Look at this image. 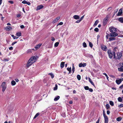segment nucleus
<instances>
[{
  "label": "nucleus",
  "instance_id": "7",
  "mask_svg": "<svg viewBox=\"0 0 123 123\" xmlns=\"http://www.w3.org/2000/svg\"><path fill=\"white\" fill-rule=\"evenodd\" d=\"M101 49L103 50L106 51L107 50V48L106 46L104 45H102L101 46Z\"/></svg>",
  "mask_w": 123,
  "mask_h": 123
},
{
  "label": "nucleus",
  "instance_id": "18",
  "mask_svg": "<svg viewBox=\"0 0 123 123\" xmlns=\"http://www.w3.org/2000/svg\"><path fill=\"white\" fill-rule=\"evenodd\" d=\"M118 20L121 23H123V18H120L118 19Z\"/></svg>",
  "mask_w": 123,
  "mask_h": 123
},
{
  "label": "nucleus",
  "instance_id": "2",
  "mask_svg": "<svg viewBox=\"0 0 123 123\" xmlns=\"http://www.w3.org/2000/svg\"><path fill=\"white\" fill-rule=\"evenodd\" d=\"M0 88H2V92H4L7 88V85L6 84V83L5 82H3L1 84L0 86Z\"/></svg>",
  "mask_w": 123,
  "mask_h": 123
},
{
  "label": "nucleus",
  "instance_id": "20",
  "mask_svg": "<svg viewBox=\"0 0 123 123\" xmlns=\"http://www.w3.org/2000/svg\"><path fill=\"white\" fill-rule=\"evenodd\" d=\"M11 83L12 85L14 86L16 84V82L14 80H12L11 81Z\"/></svg>",
  "mask_w": 123,
  "mask_h": 123
},
{
  "label": "nucleus",
  "instance_id": "64",
  "mask_svg": "<svg viewBox=\"0 0 123 123\" xmlns=\"http://www.w3.org/2000/svg\"><path fill=\"white\" fill-rule=\"evenodd\" d=\"M99 119H98V120L96 122V123H99Z\"/></svg>",
  "mask_w": 123,
  "mask_h": 123
},
{
  "label": "nucleus",
  "instance_id": "41",
  "mask_svg": "<svg viewBox=\"0 0 123 123\" xmlns=\"http://www.w3.org/2000/svg\"><path fill=\"white\" fill-rule=\"evenodd\" d=\"M121 120V118L120 117H118L117 119V121H120Z\"/></svg>",
  "mask_w": 123,
  "mask_h": 123
},
{
  "label": "nucleus",
  "instance_id": "15",
  "mask_svg": "<svg viewBox=\"0 0 123 123\" xmlns=\"http://www.w3.org/2000/svg\"><path fill=\"white\" fill-rule=\"evenodd\" d=\"M64 62H61L60 65V67L62 68L64 67Z\"/></svg>",
  "mask_w": 123,
  "mask_h": 123
},
{
  "label": "nucleus",
  "instance_id": "50",
  "mask_svg": "<svg viewBox=\"0 0 123 123\" xmlns=\"http://www.w3.org/2000/svg\"><path fill=\"white\" fill-rule=\"evenodd\" d=\"M81 21L80 20H77L75 22L77 23H80Z\"/></svg>",
  "mask_w": 123,
  "mask_h": 123
},
{
  "label": "nucleus",
  "instance_id": "21",
  "mask_svg": "<svg viewBox=\"0 0 123 123\" xmlns=\"http://www.w3.org/2000/svg\"><path fill=\"white\" fill-rule=\"evenodd\" d=\"M40 115L39 113H37L33 118V119H35L37 117Z\"/></svg>",
  "mask_w": 123,
  "mask_h": 123
},
{
  "label": "nucleus",
  "instance_id": "12",
  "mask_svg": "<svg viewBox=\"0 0 123 123\" xmlns=\"http://www.w3.org/2000/svg\"><path fill=\"white\" fill-rule=\"evenodd\" d=\"M73 18L77 20L79 19L80 17L78 15H75L73 16Z\"/></svg>",
  "mask_w": 123,
  "mask_h": 123
},
{
  "label": "nucleus",
  "instance_id": "60",
  "mask_svg": "<svg viewBox=\"0 0 123 123\" xmlns=\"http://www.w3.org/2000/svg\"><path fill=\"white\" fill-rule=\"evenodd\" d=\"M119 88L121 89L122 88H123V84L120 86L119 87Z\"/></svg>",
  "mask_w": 123,
  "mask_h": 123
},
{
  "label": "nucleus",
  "instance_id": "10",
  "mask_svg": "<svg viewBox=\"0 0 123 123\" xmlns=\"http://www.w3.org/2000/svg\"><path fill=\"white\" fill-rule=\"evenodd\" d=\"M122 13V9H120L119 10L118 13L117 14L118 16L120 15Z\"/></svg>",
  "mask_w": 123,
  "mask_h": 123
},
{
  "label": "nucleus",
  "instance_id": "27",
  "mask_svg": "<svg viewBox=\"0 0 123 123\" xmlns=\"http://www.w3.org/2000/svg\"><path fill=\"white\" fill-rule=\"evenodd\" d=\"M16 35L18 37H19L21 36V34L20 32H18L17 33Z\"/></svg>",
  "mask_w": 123,
  "mask_h": 123
},
{
  "label": "nucleus",
  "instance_id": "35",
  "mask_svg": "<svg viewBox=\"0 0 123 123\" xmlns=\"http://www.w3.org/2000/svg\"><path fill=\"white\" fill-rule=\"evenodd\" d=\"M103 74L105 75L107 79L108 80H109V77L108 76L107 74L105 73H103Z\"/></svg>",
  "mask_w": 123,
  "mask_h": 123
},
{
  "label": "nucleus",
  "instance_id": "61",
  "mask_svg": "<svg viewBox=\"0 0 123 123\" xmlns=\"http://www.w3.org/2000/svg\"><path fill=\"white\" fill-rule=\"evenodd\" d=\"M56 19L58 20V21L60 19V17H58L56 18Z\"/></svg>",
  "mask_w": 123,
  "mask_h": 123
},
{
  "label": "nucleus",
  "instance_id": "17",
  "mask_svg": "<svg viewBox=\"0 0 123 123\" xmlns=\"http://www.w3.org/2000/svg\"><path fill=\"white\" fill-rule=\"evenodd\" d=\"M88 79L89 82L91 83L92 84L93 86H94V84L93 82L92 81L90 78L89 77L88 78Z\"/></svg>",
  "mask_w": 123,
  "mask_h": 123
},
{
  "label": "nucleus",
  "instance_id": "38",
  "mask_svg": "<svg viewBox=\"0 0 123 123\" xmlns=\"http://www.w3.org/2000/svg\"><path fill=\"white\" fill-rule=\"evenodd\" d=\"M84 88L85 90H89V88L88 86H86Z\"/></svg>",
  "mask_w": 123,
  "mask_h": 123
},
{
  "label": "nucleus",
  "instance_id": "62",
  "mask_svg": "<svg viewBox=\"0 0 123 123\" xmlns=\"http://www.w3.org/2000/svg\"><path fill=\"white\" fill-rule=\"evenodd\" d=\"M116 49H117V48L116 47H115L114 48V50L115 51H116Z\"/></svg>",
  "mask_w": 123,
  "mask_h": 123
},
{
  "label": "nucleus",
  "instance_id": "1",
  "mask_svg": "<svg viewBox=\"0 0 123 123\" xmlns=\"http://www.w3.org/2000/svg\"><path fill=\"white\" fill-rule=\"evenodd\" d=\"M38 58L37 56H34L31 57L28 61L27 64V67H29L36 62L37 60V58Z\"/></svg>",
  "mask_w": 123,
  "mask_h": 123
},
{
  "label": "nucleus",
  "instance_id": "58",
  "mask_svg": "<svg viewBox=\"0 0 123 123\" xmlns=\"http://www.w3.org/2000/svg\"><path fill=\"white\" fill-rule=\"evenodd\" d=\"M86 63H84L83 64V67H85V66H86Z\"/></svg>",
  "mask_w": 123,
  "mask_h": 123
},
{
  "label": "nucleus",
  "instance_id": "26",
  "mask_svg": "<svg viewBox=\"0 0 123 123\" xmlns=\"http://www.w3.org/2000/svg\"><path fill=\"white\" fill-rule=\"evenodd\" d=\"M72 72H73V73L74 71L75 70V68L74 66V64H72Z\"/></svg>",
  "mask_w": 123,
  "mask_h": 123
},
{
  "label": "nucleus",
  "instance_id": "25",
  "mask_svg": "<svg viewBox=\"0 0 123 123\" xmlns=\"http://www.w3.org/2000/svg\"><path fill=\"white\" fill-rule=\"evenodd\" d=\"M118 101L120 102H122V99L121 97H119L118 98Z\"/></svg>",
  "mask_w": 123,
  "mask_h": 123
},
{
  "label": "nucleus",
  "instance_id": "31",
  "mask_svg": "<svg viewBox=\"0 0 123 123\" xmlns=\"http://www.w3.org/2000/svg\"><path fill=\"white\" fill-rule=\"evenodd\" d=\"M67 70L69 71V73H70L71 71V68H67Z\"/></svg>",
  "mask_w": 123,
  "mask_h": 123
},
{
  "label": "nucleus",
  "instance_id": "37",
  "mask_svg": "<svg viewBox=\"0 0 123 123\" xmlns=\"http://www.w3.org/2000/svg\"><path fill=\"white\" fill-rule=\"evenodd\" d=\"M106 107L107 109H108L110 108V105L109 104H107L106 105Z\"/></svg>",
  "mask_w": 123,
  "mask_h": 123
},
{
  "label": "nucleus",
  "instance_id": "11",
  "mask_svg": "<svg viewBox=\"0 0 123 123\" xmlns=\"http://www.w3.org/2000/svg\"><path fill=\"white\" fill-rule=\"evenodd\" d=\"M42 44L41 43L37 45L35 47L36 49H38L41 46Z\"/></svg>",
  "mask_w": 123,
  "mask_h": 123
},
{
  "label": "nucleus",
  "instance_id": "4",
  "mask_svg": "<svg viewBox=\"0 0 123 123\" xmlns=\"http://www.w3.org/2000/svg\"><path fill=\"white\" fill-rule=\"evenodd\" d=\"M110 31L111 32H116L117 31V29L114 27H111L109 28Z\"/></svg>",
  "mask_w": 123,
  "mask_h": 123
},
{
  "label": "nucleus",
  "instance_id": "36",
  "mask_svg": "<svg viewBox=\"0 0 123 123\" xmlns=\"http://www.w3.org/2000/svg\"><path fill=\"white\" fill-rule=\"evenodd\" d=\"M77 78L79 80H80L81 78L80 76V75H78L77 76Z\"/></svg>",
  "mask_w": 123,
  "mask_h": 123
},
{
  "label": "nucleus",
  "instance_id": "52",
  "mask_svg": "<svg viewBox=\"0 0 123 123\" xmlns=\"http://www.w3.org/2000/svg\"><path fill=\"white\" fill-rule=\"evenodd\" d=\"M8 2L9 3H11V4H12L13 3V1H9Z\"/></svg>",
  "mask_w": 123,
  "mask_h": 123
},
{
  "label": "nucleus",
  "instance_id": "29",
  "mask_svg": "<svg viewBox=\"0 0 123 123\" xmlns=\"http://www.w3.org/2000/svg\"><path fill=\"white\" fill-rule=\"evenodd\" d=\"M59 43L58 42H56L54 44V46L55 47H57L59 45Z\"/></svg>",
  "mask_w": 123,
  "mask_h": 123
},
{
  "label": "nucleus",
  "instance_id": "19",
  "mask_svg": "<svg viewBox=\"0 0 123 123\" xmlns=\"http://www.w3.org/2000/svg\"><path fill=\"white\" fill-rule=\"evenodd\" d=\"M98 20H96L95 22V23L94 24L93 26H96L98 23Z\"/></svg>",
  "mask_w": 123,
  "mask_h": 123
},
{
  "label": "nucleus",
  "instance_id": "57",
  "mask_svg": "<svg viewBox=\"0 0 123 123\" xmlns=\"http://www.w3.org/2000/svg\"><path fill=\"white\" fill-rule=\"evenodd\" d=\"M51 40L52 41H54L55 40V39L53 37H51Z\"/></svg>",
  "mask_w": 123,
  "mask_h": 123
},
{
  "label": "nucleus",
  "instance_id": "42",
  "mask_svg": "<svg viewBox=\"0 0 123 123\" xmlns=\"http://www.w3.org/2000/svg\"><path fill=\"white\" fill-rule=\"evenodd\" d=\"M27 2V1H26L24 0L22 2V3L23 4H26Z\"/></svg>",
  "mask_w": 123,
  "mask_h": 123
},
{
  "label": "nucleus",
  "instance_id": "8",
  "mask_svg": "<svg viewBox=\"0 0 123 123\" xmlns=\"http://www.w3.org/2000/svg\"><path fill=\"white\" fill-rule=\"evenodd\" d=\"M105 119V123H108V119L107 117L106 116H104Z\"/></svg>",
  "mask_w": 123,
  "mask_h": 123
},
{
  "label": "nucleus",
  "instance_id": "45",
  "mask_svg": "<svg viewBox=\"0 0 123 123\" xmlns=\"http://www.w3.org/2000/svg\"><path fill=\"white\" fill-rule=\"evenodd\" d=\"M58 20L56 19L55 18V19H54L53 21L54 23H55L57 22L58 21Z\"/></svg>",
  "mask_w": 123,
  "mask_h": 123
},
{
  "label": "nucleus",
  "instance_id": "6",
  "mask_svg": "<svg viewBox=\"0 0 123 123\" xmlns=\"http://www.w3.org/2000/svg\"><path fill=\"white\" fill-rule=\"evenodd\" d=\"M117 58L118 59H120L122 57V53L121 52H117Z\"/></svg>",
  "mask_w": 123,
  "mask_h": 123
},
{
  "label": "nucleus",
  "instance_id": "56",
  "mask_svg": "<svg viewBox=\"0 0 123 123\" xmlns=\"http://www.w3.org/2000/svg\"><path fill=\"white\" fill-rule=\"evenodd\" d=\"M123 106V104H121L120 105H119V106L120 107H122Z\"/></svg>",
  "mask_w": 123,
  "mask_h": 123
},
{
  "label": "nucleus",
  "instance_id": "39",
  "mask_svg": "<svg viewBox=\"0 0 123 123\" xmlns=\"http://www.w3.org/2000/svg\"><path fill=\"white\" fill-rule=\"evenodd\" d=\"M83 64L82 63H80L79 64V66L80 67H83Z\"/></svg>",
  "mask_w": 123,
  "mask_h": 123
},
{
  "label": "nucleus",
  "instance_id": "30",
  "mask_svg": "<svg viewBox=\"0 0 123 123\" xmlns=\"http://www.w3.org/2000/svg\"><path fill=\"white\" fill-rule=\"evenodd\" d=\"M58 86L57 84H56L55 85V86L54 87V90H56L57 89Z\"/></svg>",
  "mask_w": 123,
  "mask_h": 123
},
{
  "label": "nucleus",
  "instance_id": "5",
  "mask_svg": "<svg viewBox=\"0 0 123 123\" xmlns=\"http://www.w3.org/2000/svg\"><path fill=\"white\" fill-rule=\"evenodd\" d=\"M118 34L116 33V32H111L110 34V37H115L118 35Z\"/></svg>",
  "mask_w": 123,
  "mask_h": 123
},
{
  "label": "nucleus",
  "instance_id": "46",
  "mask_svg": "<svg viewBox=\"0 0 123 123\" xmlns=\"http://www.w3.org/2000/svg\"><path fill=\"white\" fill-rule=\"evenodd\" d=\"M13 49V48L12 47H10L9 48V49L10 50H12Z\"/></svg>",
  "mask_w": 123,
  "mask_h": 123
},
{
  "label": "nucleus",
  "instance_id": "54",
  "mask_svg": "<svg viewBox=\"0 0 123 123\" xmlns=\"http://www.w3.org/2000/svg\"><path fill=\"white\" fill-rule=\"evenodd\" d=\"M110 112L109 111H107V113L108 115H109L110 113Z\"/></svg>",
  "mask_w": 123,
  "mask_h": 123
},
{
  "label": "nucleus",
  "instance_id": "33",
  "mask_svg": "<svg viewBox=\"0 0 123 123\" xmlns=\"http://www.w3.org/2000/svg\"><path fill=\"white\" fill-rule=\"evenodd\" d=\"M11 36L14 39H17L18 38V37H16V36H15L13 35H12Z\"/></svg>",
  "mask_w": 123,
  "mask_h": 123
},
{
  "label": "nucleus",
  "instance_id": "28",
  "mask_svg": "<svg viewBox=\"0 0 123 123\" xmlns=\"http://www.w3.org/2000/svg\"><path fill=\"white\" fill-rule=\"evenodd\" d=\"M83 47L84 48H86V47L87 45L86 43L85 42H84L83 43Z\"/></svg>",
  "mask_w": 123,
  "mask_h": 123
},
{
  "label": "nucleus",
  "instance_id": "16",
  "mask_svg": "<svg viewBox=\"0 0 123 123\" xmlns=\"http://www.w3.org/2000/svg\"><path fill=\"white\" fill-rule=\"evenodd\" d=\"M12 27L10 26H7L5 28V29L6 30L9 31L12 29Z\"/></svg>",
  "mask_w": 123,
  "mask_h": 123
},
{
  "label": "nucleus",
  "instance_id": "32",
  "mask_svg": "<svg viewBox=\"0 0 123 123\" xmlns=\"http://www.w3.org/2000/svg\"><path fill=\"white\" fill-rule=\"evenodd\" d=\"M118 70L119 71L121 72L123 71V68H122L121 67L118 68Z\"/></svg>",
  "mask_w": 123,
  "mask_h": 123
},
{
  "label": "nucleus",
  "instance_id": "23",
  "mask_svg": "<svg viewBox=\"0 0 123 123\" xmlns=\"http://www.w3.org/2000/svg\"><path fill=\"white\" fill-rule=\"evenodd\" d=\"M110 41H113L115 40V38L114 37H111L109 38Z\"/></svg>",
  "mask_w": 123,
  "mask_h": 123
},
{
  "label": "nucleus",
  "instance_id": "48",
  "mask_svg": "<svg viewBox=\"0 0 123 123\" xmlns=\"http://www.w3.org/2000/svg\"><path fill=\"white\" fill-rule=\"evenodd\" d=\"M84 15L82 16L80 19V20L81 21L82 19L84 18Z\"/></svg>",
  "mask_w": 123,
  "mask_h": 123
},
{
  "label": "nucleus",
  "instance_id": "63",
  "mask_svg": "<svg viewBox=\"0 0 123 123\" xmlns=\"http://www.w3.org/2000/svg\"><path fill=\"white\" fill-rule=\"evenodd\" d=\"M109 9H110V10H111V7H109V8H108V9L107 10H109Z\"/></svg>",
  "mask_w": 123,
  "mask_h": 123
},
{
  "label": "nucleus",
  "instance_id": "34",
  "mask_svg": "<svg viewBox=\"0 0 123 123\" xmlns=\"http://www.w3.org/2000/svg\"><path fill=\"white\" fill-rule=\"evenodd\" d=\"M109 103H110V104L112 106H113L114 105V103L112 101H110Z\"/></svg>",
  "mask_w": 123,
  "mask_h": 123
},
{
  "label": "nucleus",
  "instance_id": "3",
  "mask_svg": "<svg viewBox=\"0 0 123 123\" xmlns=\"http://www.w3.org/2000/svg\"><path fill=\"white\" fill-rule=\"evenodd\" d=\"M108 53L109 55V57L110 58H111L113 56L114 57V58H115V52H113L112 53L111 51L108 50Z\"/></svg>",
  "mask_w": 123,
  "mask_h": 123
},
{
  "label": "nucleus",
  "instance_id": "13",
  "mask_svg": "<svg viewBox=\"0 0 123 123\" xmlns=\"http://www.w3.org/2000/svg\"><path fill=\"white\" fill-rule=\"evenodd\" d=\"M116 82L117 84L119 85L121 82V79H119L118 80H116Z\"/></svg>",
  "mask_w": 123,
  "mask_h": 123
},
{
  "label": "nucleus",
  "instance_id": "44",
  "mask_svg": "<svg viewBox=\"0 0 123 123\" xmlns=\"http://www.w3.org/2000/svg\"><path fill=\"white\" fill-rule=\"evenodd\" d=\"M63 23L62 22H61L60 23H59V24L57 25V26L58 25H63Z\"/></svg>",
  "mask_w": 123,
  "mask_h": 123
},
{
  "label": "nucleus",
  "instance_id": "43",
  "mask_svg": "<svg viewBox=\"0 0 123 123\" xmlns=\"http://www.w3.org/2000/svg\"><path fill=\"white\" fill-rule=\"evenodd\" d=\"M49 74L51 76V78H53L54 77V75L52 73Z\"/></svg>",
  "mask_w": 123,
  "mask_h": 123
},
{
  "label": "nucleus",
  "instance_id": "40",
  "mask_svg": "<svg viewBox=\"0 0 123 123\" xmlns=\"http://www.w3.org/2000/svg\"><path fill=\"white\" fill-rule=\"evenodd\" d=\"M94 30L96 32H98V31L99 29L98 28H96L94 29Z\"/></svg>",
  "mask_w": 123,
  "mask_h": 123
},
{
  "label": "nucleus",
  "instance_id": "59",
  "mask_svg": "<svg viewBox=\"0 0 123 123\" xmlns=\"http://www.w3.org/2000/svg\"><path fill=\"white\" fill-rule=\"evenodd\" d=\"M15 80L17 82H18L19 81V80L17 79H15Z\"/></svg>",
  "mask_w": 123,
  "mask_h": 123
},
{
  "label": "nucleus",
  "instance_id": "53",
  "mask_svg": "<svg viewBox=\"0 0 123 123\" xmlns=\"http://www.w3.org/2000/svg\"><path fill=\"white\" fill-rule=\"evenodd\" d=\"M17 43V42H13L12 43V45H13L14 44H15V43Z\"/></svg>",
  "mask_w": 123,
  "mask_h": 123
},
{
  "label": "nucleus",
  "instance_id": "49",
  "mask_svg": "<svg viewBox=\"0 0 123 123\" xmlns=\"http://www.w3.org/2000/svg\"><path fill=\"white\" fill-rule=\"evenodd\" d=\"M103 115L104 116H106L105 115V111L104 110L103 112Z\"/></svg>",
  "mask_w": 123,
  "mask_h": 123
},
{
  "label": "nucleus",
  "instance_id": "47",
  "mask_svg": "<svg viewBox=\"0 0 123 123\" xmlns=\"http://www.w3.org/2000/svg\"><path fill=\"white\" fill-rule=\"evenodd\" d=\"M89 91L91 92H92L93 91V89L92 88H89Z\"/></svg>",
  "mask_w": 123,
  "mask_h": 123
},
{
  "label": "nucleus",
  "instance_id": "14",
  "mask_svg": "<svg viewBox=\"0 0 123 123\" xmlns=\"http://www.w3.org/2000/svg\"><path fill=\"white\" fill-rule=\"evenodd\" d=\"M108 16H107L104 19V23H105L107 22L108 21Z\"/></svg>",
  "mask_w": 123,
  "mask_h": 123
},
{
  "label": "nucleus",
  "instance_id": "51",
  "mask_svg": "<svg viewBox=\"0 0 123 123\" xmlns=\"http://www.w3.org/2000/svg\"><path fill=\"white\" fill-rule=\"evenodd\" d=\"M20 27L21 29H23L24 28V26L23 25H21L20 26Z\"/></svg>",
  "mask_w": 123,
  "mask_h": 123
},
{
  "label": "nucleus",
  "instance_id": "22",
  "mask_svg": "<svg viewBox=\"0 0 123 123\" xmlns=\"http://www.w3.org/2000/svg\"><path fill=\"white\" fill-rule=\"evenodd\" d=\"M60 98V96H58L57 97H55L54 99L55 101H57Z\"/></svg>",
  "mask_w": 123,
  "mask_h": 123
},
{
  "label": "nucleus",
  "instance_id": "55",
  "mask_svg": "<svg viewBox=\"0 0 123 123\" xmlns=\"http://www.w3.org/2000/svg\"><path fill=\"white\" fill-rule=\"evenodd\" d=\"M28 5H30L31 4V3L29 2H27L26 4Z\"/></svg>",
  "mask_w": 123,
  "mask_h": 123
},
{
  "label": "nucleus",
  "instance_id": "9",
  "mask_svg": "<svg viewBox=\"0 0 123 123\" xmlns=\"http://www.w3.org/2000/svg\"><path fill=\"white\" fill-rule=\"evenodd\" d=\"M43 7V6L42 5H40L39 6H37V10H40Z\"/></svg>",
  "mask_w": 123,
  "mask_h": 123
},
{
  "label": "nucleus",
  "instance_id": "24",
  "mask_svg": "<svg viewBox=\"0 0 123 123\" xmlns=\"http://www.w3.org/2000/svg\"><path fill=\"white\" fill-rule=\"evenodd\" d=\"M89 42V46L91 48H92L93 46V44L92 43L90 42L89 41H88Z\"/></svg>",
  "mask_w": 123,
  "mask_h": 123
}]
</instances>
